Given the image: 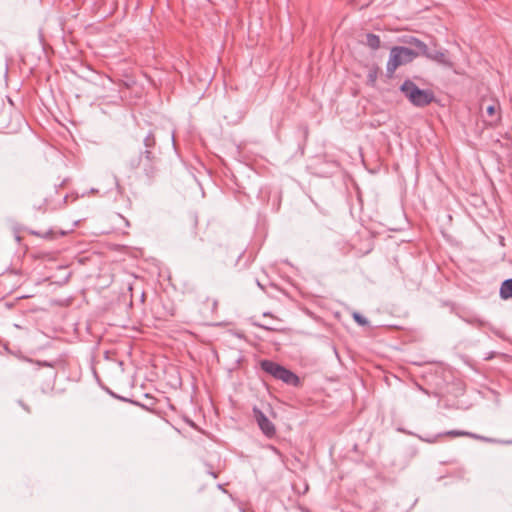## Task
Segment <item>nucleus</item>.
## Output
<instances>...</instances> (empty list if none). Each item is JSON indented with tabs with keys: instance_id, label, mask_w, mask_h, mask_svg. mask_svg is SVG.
Returning a JSON list of instances; mask_svg holds the SVG:
<instances>
[{
	"instance_id": "nucleus-14",
	"label": "nucleus",
	"mask_w": 512,
	"mask_h": 512,
	"mask_svg": "<svg viewBox=\"0 0 512 512\" xmlns=\"http://www.w3.org/2000/svg\"><path fill=\"white\" fill-rule=\"evenodd\" d=\"M258 326L262 329H265V330H268V331H272L273 329L271 327H268V326H265V325H261V324H258Z\"/></svg>"
},
{
	"instance_id": "nucleus-12",
	"label": "nucleus",
	"mask_w": 512,
	"mask_h": 512,
	"mask_svg": "<svg viewBox=\"0 0 512 512\" xmlns=\"http://www.w3.org/2000/svg\"><path fill=\"white\" fill-rule=\"evenodd\" d=\"M353 319L359 324V325H367L368 324V321L365 317H363L361 314L359 313H354L353 314Z\"/></svg>"
},
{
	"instance_id": "nucleus-15",
	"label": "nucleus",
	"mask_w": 512,
	"mask_h": 512,
	"mask_svg": "<svg viewBox=\"0 0 512 512\" xmlns=\"http://www.w3.org/2000/svg\"><path fill=\"white\" fill-rule=\"evenodd\" d=\"M271 449L275 452V453H279V451L277 450V448L271 446Z\"/></svg>"
},
{
	"instance_id": "nucleus-5",
	"label": "nucleus",
	"mask_w": 512,
	"mask_h": 512,
	"mask_svg": "<svg viewBox=\"0 0 512 512\" xmlns=\"http://www.w3.org/2000/svg\"><path fill=\"white\" fill-rule=\"evenodd\" d=\"M256 422L265 436L272 438L276 434L275 425L267 418V416L258 408L253 409Z\"/></svg>"
},
{
	"instance_id": "nucleus-4",
	"label": "nucleus",
	"mask_w": 512,
	"mask_h": 512,
	"mask_svg": "<svg viewBox=\"0 0 512 512\" xmlns=\"http://www.w3.org/2000/svg\"><path fill=\"white\" fill-rule=\"evenodd\" d=\"M131 167L141 168L148 180H152L156 175L155 157L150 150H145L137 160L131 161Z\"/></svg>"
},
{
	"instance_id": "nucleus-1",
	"label": "nucleus",
	"mask_w": 512,
	"mask_h": 512,
	"mask_svg": "<svg viewBox=\"0 0 512 512\" xmlns=\"http://www.w3.org/2000/svg\"><path fill=\"white\" fill-rule=\"evenodd\" d=\"M400 91L415 107H425L431 104L434 99L433 91L420 89L413 81L407 79L400 86Z\"/></svg>"
},
{
	"instance_id": "nucleus-13",
	"label": "nucleus",
	"mask_w": 512,
	"mask_h": 512,
	"mask_svg": "<svg viewBox=\"0 0 512 512\" xmlns=\"http://www.w3.org/2000/svg\"><path fill=\"white\" fill-rule=\"evenodd\" d=\"M496 109H497V105L496 104H490L486 107V113L490 116V117H494L496 115Z\"/></svg>"
},
{
	"instance_id": "nucleus-6",
	"label": "nucleus",
	"mask_w": 512,
	"mask_h": 512,
	"mask_svg": "<svg viewBox=\"0 0 512 512\" xmlns=\"http://www.w3.org/2000/svg\"><path fill=\"white\" fill-rule=\"evenodd\" d=\"M425 57L447 68L453 67V62L451 61L449 54L446 50L428 49L427 53L425 54Z\"/></svg>"
},
{
	"instance_id": "nucleus-3",
	"label": "nucleus",
	"mask_w": 512,
	"mask_h": 512,
	"mask_svg": "<svg viewBox=\"0 0 512 512\" xmlns=\"http://www.w3.org/2000/svg\"><path fill=\"white\" fill-rule=\"evenodd\" d=\"M260 367L264 372L277 380H281L285 384L292 386H297L299 384V377L295 373L274 361L262 360L260 362Z\"/></svg>"
},
{
	"instance_id": "nucleus-7",
	"label": "nucleus",
	"mask_w": 512,
	"mask_h": 512,
	"mask_svg": "<svg viewBox=\"0 0 512 512\" xmlns=\"http://www.w3.org/2000/svg\"><path fill=\"white\" fill-rule=\"evenodd\" d=\"M408 44H410L411 46H413L416 49V50H414V52L417 53V56H419V55L425 56V54L427 53V51L429 49L428 46L423 41H421L420 39L415 38V37H411L408 40Z\"/></svg>"
},
{
	"instance_id": "nucleus-10",
	"label": "nucleus",
	"mask_w": 512,
	"mask_h": 512,
	"mask_svg": "<svg viewBox=\"0 0 512 512\" xmlns=\"http://www.w3.org/2000/svg\"><path fill=\"white\" fill-rule=\"evenodd\" d=\"M156 144L155 137L153 133H149L145 139H144V145L147 148L146 150H149L150 148L154 147Z\"/></svg>"
},
{
	"instance_id": "nucleus-11",
	"label": "nucleus",
	"mask_w": 512,
	"mask_h": 512,
	"mask_svg": "<svg viewBox=\"0 0 512 512\" xmlns=\"http://www.w3.org/2000/svg\"><path fill=\"white\" fill-rule=\"evenodd\" d=\"M445 435L454 436V437H458V436H474L473 434H471V433H469V432L459 431V430H450V431H447V432L445 433Z\"/></svg>"
},
{
	"instance_id": "nucleus-2",
	"label": "nucleus",
	"mask_w": 512,
	"mask_h": 512,
	"mask_svg": "<svg viewBox=\"0 0 512 512\" xmlns=\"http://www.w3.org/2000/svg\"><path fill=\"white\" fill-rule=\"evenodd\" d=\"M417 57L413 49L404 46H395L390 50L387 62V75L392 76L396 69L402 65L412 62Z\"/></svg>"
},
{
	"instance_id": "nucleus-16",
	"label": "nucleus",
	"mask_w": 512,
	"mask_h": 512,
	"mask_svg": "<svg viewBox=\"0 0 512 512\" xmlns=\"http://www.w3.org/2000/svg\"><path fill=\"white\" fill-rule=\"evenodd\" d=\"M370 79L373 80L374 79V76L373 75H369Z\"/></svg>"
},
{
	"instance_id": "nucleus-8",
	"label": "nucleus",
	"mask_w": 512,
	"mask_h": 512,
	"mask_svg": "<svg viewBox=\"0 0 512 512\" xmlns=\"http://www.w3.org/2000/svg\"><path fill=\"white\" fill-rule=\"evenodd\" d=\"M500 297L505 300L512 297V278L506 279L502 282L500 287Z\"/></svg>"
},
{
	"instance_id": "nucleus-9",
	"label": "nucleus",
	"mask_w": 512,
	"mask_h": 512,
	"mask_svg": "<svg viewBox=\"0 0 512 512\" xmlns=\"http://www.w3.org/2000/svg\"><path fill=\"white\" fill-rule=\"evenodd\" d=\"M366 44L373 50H377L380 47V38L376 34L368 33L366 35Z\"/></svg>"
}]
</instances>
